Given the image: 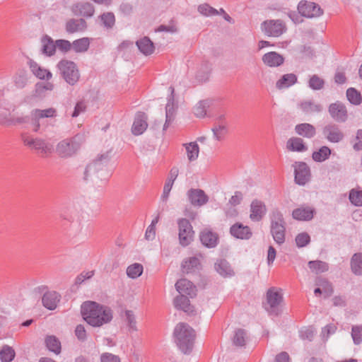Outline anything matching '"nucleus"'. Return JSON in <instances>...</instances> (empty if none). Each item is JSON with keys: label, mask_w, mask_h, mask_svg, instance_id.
I'll return each instance as SVG.
<instances>
[{"label": "nucleus", "mask_w": 362, "mask_h": 362, "mask_svg": "<svg viewBox=\"0 0 362 362\" xmlns=\"http://www.w3.org/2000/svg\"><path fill=\"white\" fill-rule=\"evenodd\" d=\"M81 314L83 319L93 327H102L113 319V311L111 308L91 300L82 303Z\"/></svg>", "instance_id": "nucleus-1"}, {"label": "nucleus", "mask_w": 362, "mask_h": 362, "mask_svg": "<svg viewBox=\"0 0 362 362\" xmlns=\"http://www.w3.org/2000/svg\"><path fill=\"white\" fill-rule=\"evenodd\" d=\"M175 341L179 349L185 354H189L194 347L196 338L194 329L187 323H178L173 332Z\"/></svg>", "instance_id": "nucleus-2"}, {"label": "nucleus", "mask_w": 362, "mask_h": 362, "mask_svg": "<svg viewBox=\"0 0 362 362\" xmlns=\"http://www.w3.org/2000/svg\"><path fill=\"white\" fill-rule=\"evenodd\" d=\"M57 68L64 81L70 86H74L80 78V73L76 64L68 59H62Z\"/></svg>", "instance_id": "nucleus-3"}, {"label": "nucleus", "mask_w": 362, "mask_h": 362, "mask_svg": "<svg viewBox=\"0 0 362 362\" xmlns=\"http://www.w3.org/2000/svg\"><path fill=\"white\" fill-rule=\"evenodd\" d=\"M284 300V297L276 287L269 288L266 293V303H262V306L270 315L278 316L281 311L279 306Z\"/></svg>", "instance_id": "nucleus-4"}, {"label": "nucleus", "mask_w": 362, "mask_h": 362, "mask_svg": "<svg viewBox=\"0 0 362 362\" xmlns=\"http://www.w3.org/2000/svg\"><path fill=\"white\" fill-rule=\"evenodd\" d=\"M110 154V151H106L104 153L98 155L95 160L89 163L85 169L83 180H88V178L93 175H97V177L100 178L98 174L100 171L105 170L107 169V166L111 159Z\"/></svg>", "instance_id": "nucleus-5"}, {"label": "nucleus", "mask_w": 362, "mask_h": 362, "mask_svg": "<svg viewBox=\"0 0 362 362\" xmlns=\"http://www.w3.org/2000/svg\"><path fill=\"white\" fill-rule=\"evenodd\" d=\"M21 139L25 146L35 149L42 157L47 156L53 151V146L42 139H33L26 134H23Z\"/></svg>", "instance_id": "nucleus-6"}, {"label": "nucleus", "mask_w": 362, "mask_h": 362, "mask_svg": "<svg viewBox=\"0 0 362 362\" xmlns=\"http://www.w3.org/2000/svg\"><path fill=\"white\" fill-rule=\"evenodd\" d=\"M179 229L178 238L180 244L182 247H187L194 240V231L189 221L187 218H179L177 220Z\"/></svg>", "instance_id": "nucleus-7"}, {"label": "nucleus", "mask_w": 362, "mask_h": 362, "mask_svg": "<svg viewBox=\"0 0 362 362\" xmlns=\"http://www.w3.org/2000/svg\"><path fill=\"white\" fill-rule=\"evenodd\" d=\"M297 8L299 13L307 18H317L324 13L323 9L319 4L305 0L300 1Z\"/></svg>", "instance_id": "nucleus-8"}, {"label": "nucleus", "mask_w": 362, "mask_h": 362, "mask_svg": "<svg viewBox=\"0 0 362 362\" xmlns=\"http://www.w3.org/2000/svg\"><path fill=\"white\" fill-rule=\"evenodd\" d=\"M261 28L267 35L272 37H279L286 30V26L281 20L264 21Z\"/></svg>", "instance_id": "nucleus-9"}, {"label": "nucleus", "mask_w": 362, "mask_h": 362, "mask_svg": "<svg viewBox=\"0 0 362 362\" xmlns=\"http://www.w3.org/2000/svg\"><path fill=\"white\" fill-rule=\"evenodd\" d=\"M328 112L331 118L338 123L346 122L349 117L346 105L339 100L329 104L328 106Z\"/></svg>", "instance_id": "nucleus-10"}, {"label": "nucleus", "mask_w": 362, "mask_h": 362, "mask_svg": "<svg viewBox=\"0 0 362 362\" xmlns=\"http://www.w3.org/2000/svg\"><path fill=\"white\" fill-rule=\"evenodd\" d=\"M322 134L331 143H339L344 139V134L339 125L329 122L322 128Z\"/></svg>", "instance_id": "nucleus-11"}, {"label": "nucleus", "mask_w": 362, "mask_h": 362, "mask_svg": "<svg viewBox=\"0 0 362 362\" xmlns=\"http://www.w3.org/2000/svg\"><path fill=\"white\" fill-rule=\"evenodd\" d=\"M294 180L295 182L303 186L310 180V169L308 164L305 162H296L294 165Z\"/></svg>", "instance_id": "nucleus-12"}, {"label": "nucleus", "mask_w": 362, "mask_h": 362, "mask_svg": "<svg viewBox=\"0 0 362 362\" xmlns=\"http://www.w3.org/2000/svg\"><path fill=\"white\" fill-rule=\"evenodd\" d=\"M79 148V144L74 139H66L57 146V152L59 156L67 158L73 156Z\"/></svg>", "instance_id": "nucleus-13"}, {"label": "nucleus", "mask_w": 362, "mask_h": 362, "mask_svg": "<svg viewBox=\"0 0 362 362\" xmlns=\"http://www.w3.org/2000/svg\"><path fill=\"white\" fill-rule=\"evenodd\" d=\"M202 244L207 248H214L219 243V235L211 228H205L199 233Z\"/></svg>", "instance_id": "nucleus-14"}, {"label": "nucleus", "mask_w": 362, "mask_h": 362, "mask_svg": "<svg viewBox=\"0 0 362 362\" xmlns=\"http://www.w3.org/2000/svg\"><path fill=\"white\" fill-rule=\"evenodd\" d=\"M170 94L168 97V103L165 106V122L163 130L165 131L175 119V89L173 86L169 88Z\"/></svg>", "instance_id": "nucleus-15"}, {"label": "nucleus", "mask_w": 362, "mask_h": 362, "mask_svg": "<svg viewBox=\"0 0 362 362\" xmlns=\"http://www.w3.org/2000/svg\"><path fill=\"white\" fill-rule=\"evenodd\" d=\"M189 202L193 206H202L209 201V197L201 189H190L187 193Z\"/></svg>", "instance_id": "nucleus-16"}, {"label": "nucleus", "mask_w": 362, "mask_h": 362, "mask_svg": "<svg viewBox=\"0 0 362 362\" xmlns=\"http://www.w3.org/2000/svg\"><path fill=\"white\" fill-rule=\"evenodd\" d=\"M267 212V208L263 202L254 199L250 204V218L252 221H260Z\"/></svg>", "instance_id": "nucleus-17"}, {"label": "nucleus", "mask_w": 362, "mask_h": 362, "mask_svg": "<svg viewBox=\"0 0 362 362\" xmlns=\"http://www.w3.org/2000/svg\"><path fill=\"white\" fill-rule=\"evenodd\" d=\"M230 233L235 238L241 240H249L252 235L250 228L239 222L231 226L230 228Z\"/></svg>", "instance_id": "nucleus-18"}, {"label": "nucleus", "mask_w": 362, "mask_h": 362, "mask_svg": "<svg viewBox=\"0 0 362 362\" xmlns=\"http://www.w3.org/2000/svg\"><path fill=\"white\" fill-rule=\"evenodd\" d=\"M148 127L147 116L144 112H138L132 127V132L135 136L142 134Z\"/></svg>", "instance_id": "nucleus-19"}, {"label": "nucleus", "mask_w": 362, "mask_h": 362, "mask_svg": "<svg viewBox=\"0 0 362 362\" xmlns=\"http://www.w3.org/2000/svg\"><path fill=\"white\" fill-rule=\"evenodd\" d=\"M315 214V209L308 206H301L292 211L293 219L300 221H309L312 220Z\"/></svg>", "instance_id": "nucleus-20"}, {"label": "nucleus", "mask_w": 362, "mask_h": 362, "mask_svg": "<svg viewBox=\"0 0 362 362\" xmlns=\"http://www.w3.org/2000/svg\"><path fill=\"white\" fill-rule=\"evenodd\" d=\"M175 288L181 295L193 298L197 295V288L193 283L186 279H181L175 284Z\"/></svg>", "instance_id": "nucleus-21"}, {"label": "nucleus", "mask_w": 362, "mask_h": 362, "mask_svg": "<svg viewBox=\"0 0 362 362\" xmlns=\"http://www.w3.org/2000/svg\"><path fill=\"white\" fill-rule=\"evenodd\" d=\"M262 62L268 67H278L281 66L285 61L283 55L276 52H269L262 57Z\"/></svg>", "instance_id": "nucleus-22"}, {"label": "nucleus", "mask_w": 362, "mask_h": 362, "mask_svg": "<svg viewBox=\"0 0 362 362\" xmlns=\"http://www.w3.org/2000/svg\"><path fill=\"white\" fill-rule=\"evenodd\" d=\"M214 269L223 278H230L235 275L230 263L225 259H217L214 264Z\"/></svg>", "instance_id": "nucleus-23"}, {"label": "nucleus", "mask_w": 362, "mask_h": 362, "mask_svg": "<svg viewBox=\"0 0 362 362\" xmlns=\"http://www.w3.org/2000/svg\"><path fill=\"white\" fill-rule=\"evenodd\" d=\"M72 12L76 16H82L89 18L93 16L95 9L92 4L89 2H79L72 6Z\"/></svg>", "instance_id": "nucleus-24"}, {"label": "nucleus", "mask_w": 362, "mask_h": 362, "mask_svg": "<svg viewBox=\"0 0 362 362\" xmlns=\"http://www.w3.org/2000/svg\"><path fill=\"white\" fill-rule=\"evenodd\" d=\"M174 305L177 309L183 310L188 315H194L195 313L194 306L190 304L189 296L180 294L177 296L174 299Z\"/></svg>", "instance_id": "nucleus-25"}, {"label": "nucleus", "mask_w": 362, "mask_h": 362, "mask_svg": "<svg viewBox=\"0 0 362 362\" xmlns=\"http://www.w3.org/2000/svg\"><path fill=\"white\" fill-rule=\"evenodd\" d=\"M61 298L60 294L56 291H47L43 294L42 303L47 309L54 310Z\"/></svg>", "instance_id": "nucleus-26"}, {"label": "nucleus", "mask_w": 362, "mask_h": 362, "mask_svg": "<svg viewBox=\"0 0 362 362\" xmlns=\"http://www.w3.org/2000/svg\"><path fill=\"white\" fill-rule=\"evenodd\" d=\"M86 28L87 23L83 18H71L66 21L65 25V30L69 34L83 32Z\"/></svg>", "instance_id": "nucleus-27"}, {"label": "nucleus", "mask_w": 362, "mask_h": 362, "mask_svg": "<svg viewBox=\"0 0 362 362\" xmlns=\"http://www.w3.org/2000/svg\"><path fill=\"white\" fill-rule=\"evenodd\" d=\"M295 132L299 136L307 139H312L316 134L315 127L309 123H301L296 125Z\"/></svg>", "instance_id": "nucleus-28"}, {"label": "nucleus", "mask_w": 362, "mask_h": 362, "mask_svg": "<svg viewBox=\"0 0 362 362\" xmlns=\"http://www.w3.org/2000/svg\"><path fill=\"white\" fill-rule=\"evenodd\" d=\"M42 48L41 52L43 54L51 57L53 56L56 52V45L55 41L47 35H45L41 38Z\"/></svg>", "instance_id": "nucleus-29"}, {"label": "nucleus", "mask_w": 362, "mask_h": 362, "mask_svg": "<svg viewBox=\"0 0 362 362\" xmlns=\"http://www.w3.org/2000/svg\"><path fill=\"white\" fill-rule=\"evenodd\" d=\"M139 51L146 56L151 55L154 52L155 46L148 37H144L136 42Z\"/></svg>", "instance_id": "nucleus-30"}, {"label": "nucleus", "mask_w": 362, "mask_h": 362, "mask_svg": "<svg viewBox=\"0 0 362 362\" xmlns=\"http://www.w3.org/2000/svg\"><path fill=\"white\" fill-rule=\"evenodd\" d=\"M286 226V224L270 226V233L274 238V240L278 245H281L285 242Z\"/></svg>", "instance_id": "nucleus-31"}, {"label": "nucleus", "mask_w": 362, "mask_h": 362, "mask_svg": "<svg viewBox=\"0 0 362 362\" xmlns=\"http://www.w3.org/2000/svg\"><path fill=\"white\" fill-rule=\"evenodd\" d=\"M298 81V77L295 74H284L276 83V88L281 90L287 88L296 84Z\"/></svg>", "instance_id": "nucleus-32"}, {"label": "nucleus", "mask_w": 362, "mask_h": 362, "mask_svg": "<svg viewBox=\"0 0 362 362\" xmlns=\"http://www.w3.org/2000/svg\"><path fill=\"white\" fill-rule=\"evenodd\" d=\"M299 106L305 114L320 113L323 110L322 105L315 103L313 100H303L300 102Z\"/></svg>", "instance_id": "nucleus-33"}, {"label": "nucleus", "mask_w": 362, "mask_h": 362, "mask_svg": "<svg viewBox=\"0 0 362 362\" xmlns=\"http://www.w3.org/2000/svg\"><path fill=\"white\" fill-rule=\"evenodd\" d=\"M315 284L322 288L325 298L330 297L334 293L332 284L326 278L317 276Z\"/></svg>", "instance_id": "nucleus-34"}, {"label": "nucleus", "mask_w": 362, "mask_h": 362, "mask_svg": "<svg viewBox=\"0 0 362 362\" xmlns=\"http://www.w3.org/2000/svg\"><path fill=\"white\" fill-rule=\"evenodd\" d=\"M200 265L199 259L196 257H192L185 259L182 262V272L185 274L193 273L198 269Z\"/></svg>", "instance_id": "nucleus-35"}, {"label": "nucleus", "mask_w": 362, "mask_h": 362, "mask_svg": "<svg viewBox=\"0 0 362 362\" xmlns=\"http://www.w3.org/2000/svg\"><path fill=\"white\" fill-rule=\"evenodd\" d=\"M287 148L291 151L303 152L308 149L303 139L292 137L287 141Z\"/></svg>", "instance_id": "nucleus-36"}, {"label": "nucleus", "mask_w": 362, "mask_h": 362, "mask_svg": "<svg viewBox=\"0 0 362 362\" xmlns=\"http://www.w3.org/2000/svg\"><path fill=\"white\" fill-rule=\"evenodd\" d=\"M310 271L315 274L326 272L329 270L328 263L321 260H311L308 263Z\"/></svg>", "instance_id": "nucleus-37"}, {"label": "nucleus", "mask_w": 362, "mask_h": 362, "mask_svg": "<svg viewBox=\"0 0 362 362\" xmlns=\"http://www.w3.org/2000/svg\"><path fill=\"white\" fill-rule=\"evenodd\" d=\"M351 269L352 272L358 276L362 275V253L357 252L353 255L351 259Z\"/></svg>", "instance_id": "nucleus-38"}, {"label": "nucleus", "mask_w": 362, "mask_h": 362, "mask_svg": "<svg viewBox=\"0 0 362 362\" xmlns=\"http://www.w3.org/2000/svg\"><path fill=\"white\" fill-rule=\"evenodd\" d=\"M211 131L216 140L222 141L228 133V124H214Z\"/></svg>", "instance_id": "nucleus-39"}, {"label": "nucleus", "mask_w": 362, "mask_h": 362, "mask_svg": "<svg viewBox=\"0 0 362 362\" xmlns=\"http://www.w3.org/2000/svg\"><path fill=\"white\" fill-rule=\"evenodd\" d=\"M332 151L328 146H323L313 153L312 158L315 161L321 163L328 159Z\"/></svg>", "instance_id": "nucleus-40"}, {"label": "nucleus", "mask_w": 362, "mask_h": 362, "mask_svg": "<svg viewBox=\"0 0 362 362\" xmlns=\"http://www.w3.org/2000/svg\"><path fill=\"white\" fill-rule=\"evenodd\" d=\"M45 342L49 351L56 354H59L61 352V342L55 336H47L45 338Z\"/></svg>", "instance_id": "nucleus-41"}, {"label": "nucleus", "mask_w": 362, "mask_h": 362, "mask_svg": "<svg viewBox=\"0 0 362 362\" xmlns=\"http://www.w3.org/2000/svg\"><path fill=\"white\" fill-rule=\"evenodd\" d=\"M99 18L101 25L107 30L112 29L115 24V16L112 12L103 13L99 16Z\"/></svg>", "instance_id": "nucleus-42"}, {"label": "nucleus", "mask_w": 362, "mask_h": 362, "mask_svg": "<svg viewBox=\"0 0 362 362\" xmlns=\"http://www.w3.org/2000/svg\"><path fill=\"white\" fill-rule=\"evenodd\" d=\"M72 48L76 52H85L90 46V40L88 37H82L74 40L72 43Z\"/></svg>", "instance_id": "nucleus-43"}, {"label": "nucleus", "mask_w": 362, "mask_h": 362, "mask_svg": "<svg viewBox=\"0 0 362 362\" xmlns=\"http://www.w3.org/2000/svg\"><path fill=\"white\" fill-rule=\"evenodd\" d=\"M247 332L244 329H237L233 337V344L236 346H245L246 344Z\"/></svg>", "instance_id": "nucleus-44"}, {"label": "nucleus", "mask_w": 362, "mask_h": 362, "mask_svg": "<svg viewBox=\"0 0 362 362\" xmlns=\"http://www.w3.org/2000/svg\"><path fill=\"white\" fill-rule=\"evenodd\" d=\"M16 358V351L8 345L1 346V362H13Z\"/></svg>", "instance_id": "nucleus-45"}, {"label": "nucleus", "mask_w": 362, "mask_h": 362, "mask_svg": "<svg viewBox=\"0 0 362 362\" xmlns=\"http://www.w3.org/2000/svg\"><path fill=\"white\" fill-rule=\"evenodd\" d=\"M346 98L350 103L358 105L362 103V96L359 91L354 88H349L346 90Z\"/></svg>", "instance_id": "nucleus-46"}, {"label": "nucleus", "mask_w": 362, "mask_h": 362, "mask_svg": "<svg viewBox=\"0 0 362 362\" xmlns=\"http://www.w3.org/2000/svg\"><path fill=\"white\" fill-rule=\"evenodd\" d=\"M144 267L139 263H134L129 265L127 269V274L129 278L136 279L143 273Z\"/></svg>", "instance_id": "nucleus-47"}, {"label": "nucleus", "mask_w": 362, "mask_h": 362, "mask_svg": "<svg viewBox=\"0 0 362 362\" xmlns=\"http://www.w3.org/2000/svg\"><path fill=\"white\" fill-rule=\"evenodd\" d=\"M211 72V68L208 63H203L200 69L197 72L196 78L201 82H205L209 79Z\"/></svg>", "instance_id": "nucleus-48"}, {"label": "nucleus", "mask_w": 362, "mask_h": 362, "mask_svg": "<svg viewBox=\"0 0 362 362\" xmlns=\"http://www.w3.org/2000/svg\"><path fill=\"white\" fill-rule=\"evenodd\" d=\"M271 226L286 224L283 214L278 209H274L270 214Z\"/></svg>", "instance_id": "nucleus-49"}, {"label": "nucleus", "mask_w": 362, "mask_h": 362, "mask_svg": "<svg viewBox=\"0 0 362 362\" xmlns=\"http://www.w3.org/2000/svg\"><path fill=\"white\" fill-rule=\"evenodd\" d=\"M186 151L189 161H194L198 158L199 147L196 142L189 143L186 146Z\"/></svg>", "instance_id": "nucleus-50"}, {"label": "nucleus", "mask_w": 362, "mask_h": 362, "mask_svg": "<svg viewBox=\"0 0 362 362\" xmlns=\"http://www.w3.org/2000/svg\"><path fill=\"white\" fill-rule=\"evenodd\" d=\"M325 86V81L317 74H314L310 77L308 81V86L313 90H321Z\"/></svg>", "instance_id": "nucleus-51"}, {"label": "nucleus", "mask_w": 362, "mask_h": 362, "mask_svg": "<svg viewBox=\"0 0 362 362\" xmlns=\"http://www.w3.org/2000/svg\"><path fill=\"white\" fill-rule=\"evenodd\" d=\"M33 112L40 119L55 117L57 116V110L54 107H49L45 110L35 109Z\"/></svg>", "instance_id": "nucleus-52"}, {"label": "nucleus", "mask_w": 362, "mask_h": 362, "mask_svg": "<svg viewBox=\"0 0 362 362\" xmlns=\"http://www.w3.org/2000/svg\"><path fill=\"white\" fill-rule=\"evenodd\" d=\"M349 199L354 206H362V190L352 189L349 192Z\"/></svg>", "instance_id": "nucleus-53"}, {"label": "nucleus", "mask_w": 362, "mask_h": 362, "mask_svg": "<svg viewBox=\"0 0 362 362\" xmlns=\"http://www.w3.org/2000/svg\"><path fill=\"white\" fill-rule=\"evenodd\" d=\"M209 107L207 100H201L194 108V113L197 117H204L206 115V107Z\"/></svg>", "instance_id": "nucleus-54"}, {"label": "nucleus", "mask_w": 362, "mask_h": 362, "mask_svg": "<svg viewBox=\"0 0 362 362\" xmlns=\"http://www.w3.org/2000/svg\"><path fill=\"white\" fill-rule=\"evenodd\" d=\"M351 337L356 345H359L362 342V325L352 326Z\"/></svg>", "instance_id": "nucleus-55"}, {"label": "nucleus", "mask_w": 362, "mask_h": 362, "mask_svg": "<svg viewBox=\"0 0 362 362\" xmlns=\"http://www.w3.org/2000/svg\"><path fill=\"white\" fill-rule=\"evenodd\" d=\"M125 317H126V322L127 323V326L129 327V331H136V321L135 318V315L132 310H125Z\"/></svg>", "instance_id": "nucleus-56"}, {"label": "nucleus", "mask_w": 362, "mask_h": 362, "mask_svg": "<svg viewBox=\"0 0 362 362\" xmlns=\"http://www.w3.org/2000/svg\"><path fill=\"white\" fill-rule=\"evenodd\" d=\"M28 82V77L26 71H21L14 77V83L17 88H24Z\"/></svg>", "instance_id": "nucleus-57"}, {"label": "nucleus", "mask_w": 362, "mask_h": 362, "mask_svg": "<svg viewBox=\"0 0 362 362\" xmlns=\"http://www.w3.org/2000/svg\"><path fill=\"white\" fill-rule=\"evenodd\" d=\"M295 240L298 247H303L310 242V237L308 233L303 232L296 235Z\"/></svg>", "instance_id": "nucleus-58"}, {"label": "nucleus", "mask_w": 362, "mask_h": 362, "mask_svg": "<svg viewBox=\"0 0 362 362\" xmlns=\"http://www.w3.org/2000/svg\"><path fill=\"white\" fill-rule=\"evenodd\" d=\"M55 45L56 48L58 47V49L62 52H67L72 47L71 43L67 40H57L55 41Z\"/></svg>", "instance_id": "nucleus-59"}, {"label": "nucleus", "mask_w": 362, "mask_h": 362, "mask_svg": "<svg viewBox=\"0 0 362 362\" xmlns=\"http://www.w3.org/2000/svg\"><path fill=\"white\" fill-rule=\"evenodd\" d=\"M40 120V119L32 111L29 122H30L34 132L42 133Z\"/></svg>", "instance_id": "nucleus-60"}, {"label": "nucleus", "mask_w": 362, "mask_h": 362, "mask_svg": "<svg viewBox=\"0 0 362 362\" xmlns=\"http://www.w3.org/2000/svg\"><path fill=\"white\" fill-rule=\"evenodd\" d=\"M75 335L80 341H85L87 339L86 330L83 325H78L75 329Z\"/></svg>", "instance_id": "nucleus-61"}, {"label": "nucleus", "mask_w": 362, "mask_h": 362, "mask_svg": "<svg viewBox=\"0 0 362 362\" xmlns=\"http://www.w3.org/2000/svg\"><path fill=\"white\" fill-rule=\"evenodd\" d=\"M315 336V331L313 328L309 327H305L300 331V337L302 339H307L311 341Z\"/></svg>", "instance_id": "nucleus-62"}, {"label": "nucleus", "mask_w": 362, "mask_h": 362, "mask_svg": "<svg viewBox=\"0 0 362 362\" xmlns=\"http://www.w3.org/2000/svg\"><path fill=\"white\" fill-rule=\"evenodd\" d=\"M34 75L39 79H46L47 81H49L52 76V74L48 69L42 68V66L40 69L36 70V73H35Z\"/></svg>", "instance_id": "nucleus-63"}, {"label": "nucleus", "mask_w": 362, "mask_h": 362, "mask_svg": "<svg viewBox=\"0 0 362 362\" xmlns=\"http://www.w3.org/2000/svg\"><path fill=\"white\" fill-rule=\"evenodd\" d=\"M100 362H121L119 356L110 353H104L100 356Z\"/></svg>", "instance_id": "nucleus-64"}]
</instances>
